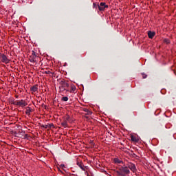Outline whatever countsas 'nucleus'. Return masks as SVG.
<instances>
[{
	"label": "nucleus",
	"mask_w": 176,
	"mask_h": 176,
	"mask_svg": "<svg viewBox=\"0 0 176 176\" xmlns=\"http://www.w3.org/2000/svg\"><path fill=\"white\" fill-rule=\"evenodd\" d=\"M122 173L124 174H130V170L129 169L128 166H124L122 168Z\"/></svg>",
	"instance_id": "4468645a"
},
{
	"label": "nucleus",
	"mask_w": 176,
	"mask_h": 176,
	"mask_svg": "<svg viewBox=\"0 0 176 176\" xmlns=\"http://www.w3.org/2000/svg\"><path fill=\"white\" fill-rule=\"evenodd\" d=\"M164 43H170V40L168 38H164Z\"/></svg>",
	"instance_id": "6ab92c4d"
},
{
	"label": "nucleus",
	"mask_w": 176,
	"mask_h": 176,
	"mask_svg": "<svg viewBox=\"0 0 176 176\" xmlns=\"http://www.w3.org/2000/svg\"><path fill=\"white\" fill-rule=\"evenodd\" d=\"M68 86H69V83L65 81H61L60 90H62V91H64V90H67L68 89Z\"/></svg>",
	"instance_id": "423d86ee"
},
{
	"label": "nucleus",
	"mask_w": 176,
	"mask_h": 176,
	"mask_svg": "<svg viewBox=\"0 0 176 176\" xmlns=\"http://www.w3.org/2000/svg\"><path fill=\"white\" fill-rule=\"evenodd\" d=\"M34 112V109L30 107H26L25 114L30 116Z\"/></svg>",
	"instance_id": "9b49d317"
},
{
	"label": "nucleus",
	"mask_w": 176,
	"mask_h": 176,
	"mask_svg": "<svg viewBox=\"0 0 176 176\" xmlns=\"http://www.w3.org/2000/svg\"><path fill=\"white\" fill-rule=\"evenodd\" d=\"M156 35V33L155 32L148 31V36L150 39H153V37Z\"/></svg>",
	"instance_id": "ddd939ff"
},
{
	"label": "nucleus",
	"mask_w": 176,
	"mask_h": 176,
	"mask_svg": "<svg viewBox=\"0 0 176 176\" xmlns=\"http://www.w3.org/2000/svg\"><path fill=\"white\" fill-rule=\"evenodd\" d=\"M77 166H78V167H80V168H81V170H82V171H86L87 167L85 166V165H83V162H77Z\"/></svg>",
	"instance_id": "9d476101"
},
{
	"label": "nucleus",
	"mask_w": 176,
	"mask_h": 176,
	"mask_svg": "<svg viewBox=\"0 0 176 176\" xmlns=\"http://www.w3.org/2000/svg\"><path fill=\"white\" fill-rule=\"evenodd\" d=\"M97 6H98V5H97V3H93V8H94V9H97Z\"/></svg>",
	"instance_id": "aec40b11"
},
{
	"label": "nucleus",
	"mask_w": 176,
	"mask_h": 176,
	"mask_svg": "<svg viewBox=\"0 0 176 176\" xmlns=\"http://www.w3.org/2000/svg\"><path fill=\"white\" fill-rule=\"evenodd\" d=\"M15 97H16V98H18V96H16Z\"/></svg>",
	"instance_id": "b1692460"
},
{
	"label": "nucleus",
	"mask_w": 176,
	"mask_h": 176,
	"mask_svg": "<svg viewBox=\"0 0 176 176\" xmlns=\"http://www.w3.org/2000/svg\"><path fill=\"white\" fill-rule=\"evenodd\" d=\"M131 141L132 142H140V137L137 135L131 134Z\"/></svg>",
	"instance_id": "1a4fd4ad"
},
{
	"label": "nucleus",
	"mask_w": 176,
	"mask_h": 176,
	"mask_svg": "<svg viewBox=\"0 0 176 176\" xmlns=\"http://www.w3.org/2000/svg\"><path fill=\"white\" fill-rule=\"evenodd\" d=\"M47 127L49 129H52V127L54 128V124H47L46 126H45V129H47Z\"/></svg>",
	"instance_id": "dca6fc26"
},
{
	"label": "nucleus",
	"mask_w": 176,
	"mask_h": 176,
	"mask_svg": "<svg viewBox=\"0 0 176 176\" xmlns=\"http://www.w3.org/2000/svg\"><path fill=\"white\" fill-rule=\"evenodd\" d=\"M0 61L4 64H9L10 63V60L8 58V56L5 54H0Z\"/></svg>",
	"instance_id": "39448f33"
},
{
	"label": "nucleus",
	"mask_w": 176,
	"mask_h": 176,
	"mask_svg": "<svg viewBox=\"0 0 176 176\" xmlns=\"http://www.w3.org/2000/svg\"><path fill=\"white\" fill-rule=\"evenodd\" d=\"M126 167H128V168H129L132 173H137V167H135V164L129 162L126 164Z\"/></svg>",
	"instance_id": "0eeeda50"
},
{
	"label": "nucleus",
	"mask_w": 176,
	"mask_h": 176,
	"mask_svg": "<svg viewBox=\"0 0 176 176\" xmlns=\"http://www.w3.org/2000/svg\"><path fill=\"white\" fill-rule=\"evenodd\" d=\"M62 101H68V97L64 96L61 99Z\"/></svg>",
	"instance_id": "a211bd4d"
},
{
	"label": "nucleus",
	"mask_w": 176,
	"mask_h": 176,
	"mask_svg": "<svg viewBox=\"0 0 176 176\" xmlns=\"http://www.w3.org/2000/svg\"><path fill=\"white\" fill-rule=\"evenodd\" d=\"M45 74H47V75H50V74H52V72L48 70L45 72Z\"/></svg>",
	"instance_id": "4be33fe9"
},
{
	"label": "nucleus",
	"mask_w": 176,
	"mask_h": 176,
	"mask_svg": "<svg viewBox=\"0 0 176 176\" xmlns=\"http://www.w3.org/2000/svg\"><path fill=\"white\" fill-rule=\"evenodd\" d=\"M29 61L34 64V65H41L42 59H41V57L38 56V54L35 51H32V54L29 56Z\"/></svg>",
	"instance_id": "f03ea898"
},
{
	"label": "nucleus",
	"mask_w": 176,
	"mask_h": 176,
	"mask_svg": "<svg viewBox=\"0 0 176 176\" xmlns=\"http://www.w3.org/2000/svg\"><path fill=\"white\" fill-rule=\"evenodd\" d=\"M66 91H68L71 94L76 93V86L74 83H69Z\"/></svg>",
	"instance_id": "20e7f679"
},
{
	"label": "nucleus",
	"mask_w": 176,
	"mask_h": 176,
	"mask_svg": "<svg viewBox=\"0 0 176 176\" xmlns=\"http://www.w3.org/2000/svg\"><path fill=\"white\" fill-rule=\"evenodd\" d=\"M12 104L13 105H16V107H21V108H24V107H27L28 103L25 100H13Z\"/></svg>",
	"instance_id": "7ed1b4c3"
},
{
	"label": "nucleus",
	"mask_w": 176,
	"mask_h": 176,
	"mask_svg": "<svg viewBox=\"0 0 176 176\" xmlns=\"http://www.w3.org/2000/svg\"><path fill=\"white\" fill-rule=\"evenodd\" d=\"M113 162L116 164H121V163H123V161L119 158H114Z\"/></svg>",
	"instance_id": "2eb2a0df"
},
{
	"label": "nucleus",
	"mask_w": 176,
	"mask_h": 176,
	"mask_svg": "<svg viewBox=\"0 0 176 176\" xmlns=\"http://www.w3.org/2000/svg\"><path fill=\"white\" fill-rule=\"evenodd\" d=\"M141 75L142 76V79H146V78H148V75L145 73H141Z\"/></svg>",
	"instance_id": "f3484780"
},
{
	"label": "nucleus",
	"mask_w": 176,
	"mask_h": 176,
	"mask_svg": "<svg viewBox=\"0 0 176 176\" xmlns=\"http://www.w3.org/2000/svg\"><path fill=\"white\" fill-rule=\"evenodd\" d=\"M75 122V120L69 116V115H65V116L63 117L60 126L62 127H64V129H67V127H69V123L71 124Z\"/></svg>",
	"instance_id": "f257e3e1"
},
{
	"label": "nucleus",
	"mask_w": 176,
	"mask_h": 176,
	"mask_svg": "<svg viewBox=\"0 0 176 176\" xmlns=\"http://www.w3.org/2000/svg\"><path fill=\"white\" fill-rule=\"evenodd\" d=\"M30 91H32V94H34V93H36L38 91V85H34L30 88Z\"/></svg>",
	"instance_id": "f8f14e48"
},
{
	"label": "nucleus",
	"mask_w": 176,
	"mask_h": 176,
	"mask_svg": "<svg viewBox=\"0 0 176 176\" xmlns=\"http://www.w3.org/2000/svg\"><path fill=\"white\" fill-rule=\"evenodd\" d=\"M60 167H62V168H64V167H65V165H64V164H60Z\"/></svg>",
	"instance_id": "5701e85b"
},
{
	"label": "nucleus",
	"mask_w": 176,
	"mask_h": 176,
	"mask_svg": "<svg viewBox=\"0 0 176 176\" xmlns=\"http://www.w3.org/2000/svg\"><path fill=\"white\" fill-rule=\"evenodd\" d=\"M98 6L100 12H104L106 8H108V5L105 2H101Z\"/></svg>",
	"instance_id": "6e6552de"
},
{
	"label": "nucleus",
	"mask_w": 176,
	"mask_h": 176,
	"mask_svg": "<svg viewBox=\"0 0 176 176\" xmlns=\"http://www.w3.org/2000/svg\"><path fill=\"white\" fill-rule=\"evenodd\" d=\"M85 112H87V115H91V111H89V109H86Z\"/></svg>",
	"instance_id": "412c9836"
}]
</instances>
